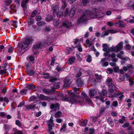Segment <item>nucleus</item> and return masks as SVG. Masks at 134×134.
I'll list each match as a JSON object with an SVG mask.
<instances>
[{
    "instance_id": "25",
    "label": "nucleus",
    "mask_w": 134,
    "mask_h": 134,
    "mask_svg": "<svg viewBox=\"0 0 134 134\" xmlns=\"http://www.w3.org/2000/svg\"><path fill=\"white\" fill-rule=\"evenodd\" d=\"M75 59V57L74 56L71 57L69 59V64H72Z\"/></svg>"
},
{
    "instance_id": "26",
    "label": "nucleus",
    "mask_w": 134,
    "mask_h": 134,
    "mask_svg": "<svg viewBox=\"0 0 134 134\" xmlns=\"http://www.w3.org/2000/svg\"><path fill=\"white\" fill-rule=\"evenodd\" d=\"M66 125L64 123L62 128L60 130V131H63V132H65L66 131Z\"/></svg>"
},
{
    "instance_id": "13",
    "label": "nucleus",
    "mask_w": 134,
    "mask_h": 134,
    "mask_svg": "<svg viewBox=\"0 0 134 134\" xmlns=\"http://www.w3.org/2000/svg\"><path fill=\"white\" fill-rule=\"evenodd\" d=\"M103 48V50L104 52L107 53H109V48L108 47V44H103L102 45Z\"/></svg>"
},
{
    "instance_id": "54",
    "label": "nucleus",
    "mask_w": 134,
    "mask_h": 134,
    "mask_svg": "<svg viewBox=\"0 0 134 134\" xmlns=\"http://www.w3.org/2000/svg\"><path fill=\"white\" fill-rule=\"evenodd\" d=\"M128 6L129 7H132L134 9V2H131L129 3L128 4Z\"/></svg>"
},
{
    "instance_id": "45",
    "label": "nucleus",
    "mask_w": 134,
    "mask_h": 134,
    "mask_svg": "<svg viewBox=\"0 0 134 134\" xmlns=\"http://www.w3.org/2000/svg\"><path fill=\"white\" fill-rule=\"evenodd\" d=\"M35 20L33 19H30L29 20V25H30L33 24L34 23Z\"/></svg>"
},
{
    "instance_id": "10",
    "label": "nucleus",
    "mask_w": 134,
    "mask_h": 134,
    "mask_svg": "<svg viewBox=\"0 0 134 134\" xmlns=\"http://www.w3.org/2000/svg\"><path fill=\"white\" fill-rule=\"evenodd\" d=\"M71 83L70 79L68 78H66L64 81V84L63 87H67Z\"/></svg>"
},
{
    "instance_id": "1",
    "label": "nucleus",
    "mask_w": 134,
    "mask_h": 134,
    "mask_svg": "<svg viewBox=\"0 0 134 134\" xmlns=\"http://www.w3.org/2000/svg\"><path fill=\"white\" fill-rule=\"evenodd\" d=\"M33 41L32 38L30 37L20 44L19 46V50L22 53L24 52L27 50V47L30 44H31Z\"/></svg>"
},
{
    "instance_id": "43",
    "label": "nucleus",
    "mask_w": 134,
    "mask_h": 134,
    "mask_svg": "<svg viewBox=\"0 0 134 134\" xmlns=\"http://www.w3.org/2000/svg\"><path fill=\"white\" fill-rule=\"evenodd\" d=\"M105 110L106 108L104 107H101L99 109L100 114H102Z\"/></svg>"
},
{
    "instance_id": "12",
    "label": "nucleus",
    "mask_w": 134,
    "mask_h": 134,
    "mask_svg": "<svg viewBox=\"0 0 134 134\" xmlns=\"http://www.w3.org/2000/svg\"><path fill=\"white\" fill-rule=\"evenodd\" d=\"M76 11V9L75 8L71 9L68 13V14L70 17H72L74 15Z\"/></svg>"
},
{
    "instance_id": "46",
    "label": "nucleus",
    "mask_w": 134,
    "mask_h": 134,
    "mask_svg": "<svg viewBox=\"0 0 134 134\" xmlns=\"http://www.w3.org/2000/svg\"><path fill=\"white\" fill-rule=\"evenodd\" d=\"M35 87V86L33 84L29 85L27 86V88L29 90H33Z\"/></svg>"
},
{
    "instance_id": "32",
    "label": "nucleus",
    "mask_w": 134,
    "mask_h": 134,
    "mask_svg": "<svg viewBox=\"0 0 134 134\" xmlns=\"http://www.w3.org/2000/svg\"><path fill=\"white\" fill-rule=\"evenodd\" d=\"M26 109L28 110H29L30 109H32L35 107V105H33L32 104L31 105L28 106H26Z\"/></svg>"
},
{
    "instance_id": "50",
    "label": "nucleus",
    "mask_w": 134,
    "mask_h": 134,
    "mask_svg": "<svg viewBox=\"0 0 134 134\" xmlns=\"http://www.w3.org/2000/svg\"><path fill=\"white\" fill-rule=\"evenodd\" d=\"M77 47L78 51L80 52H81L82 51V48L80 44H78L77 46Z\"/></svg>"
},
{
    "instance_id": "9",
    "label": "nucleus",
    "mask_w": 134,
    "mask_h": 134,
    "mask_svg": "<svg viewBox=\"0 0 134 134\" xmlns=\"http://www.w3.org/2000/svg\"><path fill=\"white\" fill-rule=\"evenodd\" d=\"M76 83L77 86L79 87H81L84 84L83 81L80 78H79L76 80Z\"/></svg>"
},
{
    "instance_id": "5",
    "label": "nucleus",
    "mask_w": 134,
    "mask_h": 134,
    "mask_svg": "<svg viewBox=\"0 0 134 134\" xmlns=\"http://www.w3.org/2000/svg\"><path fill=\"white\" fill-rule=\"evenodd\" d=\"M89 16L90 18H101L103 16V14L100 13H92L90 14Z\"/></svg>"
},
{
    "instance_id": "55",
    "label": "nucleus",
    "mask_w": 134,
    "mask_h": 134,
    "mask_svg": "<svg viewBox=\"0 0 134 134\" xmlns=\"http://www.w3.org/2000/svg\"><path fill=\"white\" fill-rule=\"evenodd\" d=\"M129 124H130L128 122H127L123 125H122V127L124 128L128 127L129 126Z\"/></svg>"
},
{
    "instance_id": "48",
    "label": "nucleus",
    "mask_w": 134,
    "mask_h": 134,
    "mask_svg": "<svg viewBox=\"0 0 134 134\" xmlns=\"http://www.w3.org/2000/svg\"><path fill=\"white\" fill-rule=\"evenodd\" d=\"M99 99L102 102H104L106 100V98L102 96H100L99 98Z\"/></svg>"
},
{
    "instance_id": "47",
    "label": "nucleus",
    "mask_w": 134,
    "mask_h": 134,
    "mask_svg": "<svg viewBox=\"0 0 134 134\" xmlns=\"http://www.w3.org/2000/svg\"><path fill=\"white\" fill-rule=\"evenodd\" d=\"M12 1V0H6L5 2V5L7 6L9 5Z\"/></svg>"
},
{
    "instance_id": "15",
    "label": "nucleus",
    "mask_w": 134,
    "mask_h": 134,
    "mask_svg": "<svg viewBox=\"0 0 134 134\" xmlns=\"http://www.w3.org/2000/svg\"><path fill=\"white\" fill-rule=\"evenodd\" d=\"M107 59V58H105L102 59L100 61V63L103 65L104 66H107L108 65V62H105Z\"/></svg>"
},
{
    "instance_id": "11",
    "label": "nucleus",
    "mask_w": 134,
    "mask_h": 134,
    "mask_svg": "<svg viewBox=\"0 0 134 134\" xmlns=\"http://www.w3.org/2000/svg\"><path fill=\"white\" fill-rule=\"evenodd\" d=\"M63 27L67 28H69L72 27L71 23L70 22L66 21L63 23Z\"/></svg>"
},
{
    "instance_id": "34",
    "label": "nucleus",
    "mask_w": 134,
    "mask_h": 134,
    "mask_svg": "<svg viewBox=\"0 0 134 134\" xmlns=\"http://www.w3.org/2000/svg\"><path fill=\"white\" fill-rule=\"evenodd\" d=\"M45 22L44 21H41L39 22H37L36 23L37 25L38 26H41L45 25Z\"/></svg>"
},
{
    "instance_id": "40",
    "label": "nucleus",
    "mask_w": 134,
    "mask_h": 134,
    "mask_svg": "<svg viewBox=\"0 0 134 134\" xmlns=\"http://www.w3.org/2000/svg\"><path fill=\"white\" fill-rule=\"evenodd\" d=\"M38 11V9H36L32 12L31 14V16L32 17H34L37 14Z\"/></svg>"
},
{
    "instance_id": "51",
    "label": "nucleus",
    "mask_w": 134,
    "mask_h": 134,
    "mask_svg": "<svg viewBox=\"0 0 134 134\" xmlns=\"http://www.w3.org/2000/svg\"><path fill=\"white\" fill-rule=\"evenodd\" d=\"M36 98L35 96H31L30 97V98L29 99V101H34L35 100Z\"/></svg>"
},
{
    "instance_id": "23",
    "label": "nucleus",
    "mask_w": 134,
    "mask_h": 134,
    "mask_svg": "<svg viewBox=\"0 0 134 134\" xmlns=\"http://www.w3.org/2000/svg\"><path fill=\"white\" fill-rule=\"evenodd\" d=\"M117 57L118 58H119L122 60H127L129 58L127 57H123L122 56V55L120 54L119 53H118L117 55Z\"/></svg>"
},
{
    "instance_id": "31",
    "label": "nucleus",
    "mask_w": 134,
    "mask_h": 134,
    "mask_svg": "<svg viewBox=\"0 0 134 134\" xmlns=\"http://www.w3.org/2000/svg\"><path fill=\"white\" fill-rule=\"evenodd\" d=\"M27 89H23L20 91V93L22 96L25 95L27 93Z\"/></svg>"
},
{
    "instance_id": "8",
    "label": "nucleus",
    "mask_w": 134,
    "mask_h": 134,
    "mask_svg": "<svg viewBox=\"0 0 134 134\" xmlns=\"http://www.w3.org/2000/svg\"><path fill=\"white\" fill-rule=\"evenodd\" d=\"M106 82L107 85L110 88L113 86H115L113 84V82L111 79L109 77H108L107 79Z\"/></svg>"
},
{
    "instance_id": "4",
    "label": "nucleus",
    "mask_w": 134,
    "mask_h": 134,
    "mask_svg": "<svg viewBox=\"0 0 134 134\" xmlns=\"http://www.w3.org/2000/svg\"><path fill=\"white\" fill-rule=\"evenodd\" d=\"M59 104L57 103H56L54 104H51L50 105V108L52 109H54V110H52L50 111V113L52 115L53 114L52 113V112H53L54 113H55V111L56 110H58L59 108Z\"/></svg>"
},
{
    "instance_id": "19",
    "label": "nucleus",
    "mask_w": 134,
    "mask_h": 134,
    "mask_svg": "<svg viewBox=\"0 0 134 134\" xmlns=\"http://www.w3.org/2000/svg\"><path fill=\"white\" fill-rule=\"evenodd\" d=\"M123 23V21L122 20H119L118 22L116 23V26H118L122 27H124L125 25Z\"/></svg>"
},
{
    "instance_id": "7",
    "label": "nucleus",
    "mask_w": 134,
    "mask_h": 134,
    "mask_svg": "<svg viewBox=\"0 0 134 134\" xmlns=\"http://www.w3.org/2000/svg\"><path fill=\"white\" fill-rule=\"evenodd\" d=\"M87 16L85 14L82 15L77 20V23H80L86 21L88 19Z\"/></svg>"
},
{
    "instance_id": "35",
    "label": "nucleus",
    "mask_w": 134,
    "mask_h": 134,
    "mask_svg": "<svg viewBox=\"0 0 134 134\" xmlns=\"http://www.w3.org/2000/svg\"><path fill=\"white\" fill-rule=\"evenodd\" d=\"M87 123V121L86 119H85L83 121L81 122V125L83 126H85Z\"/></svg>"
},
{
    "instance_id": "53",
    "label": "nucleus",
    "mask_w": 134,
    "mask_h": 134,
    "mask_svg": "<svg viewBox=\"0 0 134 134\" xmlns=\"http://www.w3.org/2000/svg\"><path fill=\"white\" fill-rule=\"evenodd\" d=\"M28 1H27L26 0H24L21 4V5L22 7H24L26 5V4Z\"/></svg>"
},
{
    "instance_id": "18",
    "label": "nucleus",
    "mask_w": 134,
    "mask_h": 134,
    "mask_svg": "<svg viewBox=\"0 0 134 134\" xmlns=\"http://www.w3.org/2000/svg\"><path fill=\"white\" fill-rule=\"evenodd\" d=\"M26 72L27 75L30 76H33L35 73L34 70L30 69L26 70Z\"/></svg>"
},
{
    "instance_id": "6",
    "label": "nucleus",
    "mask_w": 134,
    "mask_h": 134,
    "mask_svg": "<svg viewBox=\"0 0 134 134\" xmlns=\"http://www.w3.org/2000/svg\"><path fill=\"white\" fill-rule=\"evenodd\" d=\"M114 95H113L112 96L113 97H115L116 98H119V99L121 100L124 97V95L122 93L119 92H114Z\"/></svg>"
},
{
    "instance_id": "30",
    "label": "nucleus",
    "mask_w": 134,
    "mask_h": 134,
    "mask_svg": "<svg viewBox=\"0 0 134 134\" xmlns=\"http://www.w3.org/2000/svg\"><path fill=\"white\" fill-rule=\"evenodd\" d=\"M89 91V95L92 98L94 95V90H90Z\"/></svg>"
},
{
    "instance_id": "60",
    "label": "nucleus",
    "mask_w": 134,
    "mask_h": 134,
    "mask_svg": "<svg viewBox=\"0 0 134 134\" xmlns=\"http://www.w3.org/2000/svg\"><path fill=\"white\" fill-rule=\"evenodd\" d=\"M25 104V103L24 101H22L18 105V107H21L23 106H24Z\"/></svg>"
},
{
    "instance_id": "39",
    "label": "nucleus",
    "mask_w": 134,
    "mask_h": 134,
    "mask_svg": "<svg viewBox=\"0 0 134 134\" xmlns=\"http://www.w3.org/2000/svg\"><path fill=\"white\" fill-rule=\"evenodd\" d=\"M66 6V1L65 0L62 1V8L64 9Z\"/></svg>"
},
{
    "instance_id": "64",
    "label": "nucleus",
    "mask_w": 134,
    "mask_h": 134,
    "mask_svg": "<svg viewBox=\"0 0 134 134\" xmlns=\"http://www.w3.org/2000/svg\"><path fill=\"white\" fill-rule=\"evenodd\" d=\"M97 82V80L94 79H93L92 80V84L93 85H95L96 84V83Z\"/></svg>"
},
{
    "instance_id": "29",
    "label": "nucleus",
    "mask_w": 134,
    "mask_h": 134,
    "mask_svg": "<svg viewBox=\"0 0 134 134\" xmlns=\"http://www.w3.org/2000/svg\"><path fill=\"white\" fill-rule=\"evenodd\" d=\"M109 52L111 51H114L116 53L118 52L117 50L116 46L115 47L112 46L109 48Z\"/></svg>"
},
{
    "instance_id": "58",
    "label": "nucleus",
    "mask_w": 134,
    "mask_h": 134,
    "mask_svg": "<svg viewBox=\"0 0 134 134\" xmlns=\"http://www.w3.org/2000/svg\"><path fill=\"white\" fill-rule=\"evenodd\" d=\"M115 107H116L118 105V102L117 101H114L112 104Z\"/></svg>"
},
{
    "instance_id": "17",
    "label": "nucleus",
    "mask_w": 134,
    "mask_h": 134,
    "mask_svg": "<svg viewBox=\"0 0 134 134\" xmlns=\"http://www.w3.org/2000/svg\"><path fill=\"white\" fill-rule=\"evenodd\" d=\"M44 45H42L40 43H37L36 45L34 46L33 47V51L34 52H35V50L38 48H41V46H44Z\"/></svg>"
},
{
    "instance_id": "49",
    "label": "nucleus",
    "mask_w": 134,
    "mask_h": 134,
    "mask_svg": "<svg viewBox=\"0 0 134 134\" xmlns=\"http://www.w3.org/2000/svg\"><path fill=\"white\" fill-rule=\"evenodd\" d=\"M35 19L36 21H39L42 19V17L40 15H38L36 17Z\"/></svg>"
},
{
    "instance_id": "59",
    "label": "nucleus",
    "mask_w": 134,
    "mask_h": 134,
    "mask_svg": "<svg viewBox=\"0 0 134 134\" xmlns=\"http://www.w3.org/2000/svg\"><path fill=\"white\" fill-rule=\"evenodd\" d=\"M97 79H100L102 78V75H99L98 74H96L94 75Z\"/></svg>"
},
{
    "instance_id": "33",
    "label": "nucleus",
    "mask_w": 134,
    "mask_h": 134,
    "mask_svg": "<svg viewBox=\"0 0 134 134\" xmlns=\"http://www.w3.org/2000/svg\"><path fill=\"white\" fill-rule=\"evenodd\" d=\"M107 94V91L106 90H103L101 92L99 93L100 96H105Z\"/></svg>"
},
{
    "instance_id": "28",
    "label": "nucleus",
    "mask_w": 134,
    "mask_h": 134,
    "mask_svg": "<svg viewBox=\"0 0 134 134\" xmlns=\"http://www.w3.org/2000/svg\"><path fill=\"white\" fill-rule=\"evenodd\" d=\"M53 17L51 15H49L47 16L46 18V20L48 22H50L53 19Z\"/></svg>"
},
{
    "instance_id": "16",
    "label": "nucleus",
    "mask_w": 134,
    "mask_h": 134,
    "mask_svg": "<svg viewBox=\"0 0 134 134\" xmlns=\"http://www.w3.org/2000/svg\"><path fill=\"white\" fill-rule=\"evenodd\" d=\"M81 95L83 96H84V99H85V100L86 102H88L89 103H91V100L88 98V96H87L85 93L82 92H81Z\"/></svg>"
},
{
    "instance_id": "21",
    "label": "nucleus",
    "mask_w": 134,
    "mask_h": 134,
    "mask_svg": "<svg viewBox=\"0 0 134 134\" xmlns=\"http://www.w3.org/2000/svg\"><path fill=\"white\" fill-rule=\"evenodd\" d=\"M3 100L5 102L7 103L9 102L8 99L6 97H5L4 98L0 97V102H2Z\"/></svg>"
},
{
    "instance_id": "2",
    "label": "nucleus",
    "mask_w": 134,
    "mask_h": 134,
    "mask_svg": "<svg viewBox=\"0 0 134 134\" xmlns=\"http://www.w3.org/2000/svg\"><path fill=\"white\" fill-rule=\"evenodd\" d=\"M84 97H82L81 96L78 97L77 96L74 95L70 96L69 97H66L65 99L70 102L73 103H77V102H82L83 101Z\"/></svg>"
},
{
    "instance_id": "57",
    "label": "nucleus",
    "mask_w": 134,
    "mask_h": 134,
    "mask_svg": "<svg viewBox=\"0 0 134 134\" xmlns=\"http://www.w3.org/2000/svg\"><path fill=\"white\" fill-rule=\"evenodd\" d=\"M129 68V66H124L123 67V69L124 71H126Z\"/></svg>"
},
{
    "instance_id": "14",
    "label": "nucleus",
    "mask_w": 134,
    "mask_h": 134,
    "mask_svg": "<svg viewBox=\"0 0 134 134\" xmlns=\"http://www.w3.org/2000/svg\"><path fill=\"white\" fill-rule=\"evenodd\" d=\"M123 43L121 42L116 46L118 52L123 48Z\"/></svg>"
},
{
    "instance_id": "42",
    "label": "nucleus",
    "mask_w": 134,
    "mask_h": 134,
    "mask_svg": "<svg viewBox=\"0 0 134 134\" xmlns=\"http://www.w3.org/2000/svg\"><path fill=\"white\" fill-rule=\"evenodd\" d=\"M44 75V77L45 79H48L51 78L50 76H49V74L48 73H44L43 74Z\"/></svg>"
},
{
    "instance_id": "3",
    "label": "nucleus",
    "mask_w": 134,
    "mask_h": 134,
    "mask_svg": "<svg viewBox=\"0 0 134 134\" xmlns=\"http://www.w3.org/2000/svg\"><path fill=\"white\" fill-rule=\"evenodd\" d=\"M53 117L52 116L51 117L50 119L47 121V124L48 126V131H51L53 129V127L54 126V123L53 120Z\"/></svg>"
},
{
    "instance_id": "44",
    "label": "nucleus",
    "mask_w": 134,
    "mask_h": 134,
    "mask_svg": "<svg viewBox=\"0 0 134 134\" xmlns=\"http://www.w3.org/2000/svg\"><path fill=\"white\" fill-rule=\"evenodd\" d=\"M63 14V12L62 11H59L57 13V17H60L62 16Z\"/></svg>"
},
{
    "instance_id": "38",
    "label": "nucleus",
    "mask_w": 134,
    "mask_h": 134,
    "mask_svg": "<svg viewBox=\"0 0 134 134\" xmlns=\"http://www.w3.org/2000/svg\"><path fill=\"white\" fill-rule=\"evenodd\" d=\"M57 80V78L55 77H51L50 78V79L49 80V81L52 82L53 83H54V82Z\"/></svg>"
},
{
    "instance_id": "61",
    "label": "nucleus",
    "mask_w": 134,
    "mask_h": 134,
    "mask_svg": "<svg viewBox=\"0 0 134 134\" xmlns=\"http://www.w3.org/2000/svg\"><path fill=\"white\" fill-rule=\"evenodd\" d=\"M107 122L109 124H111L113 122V121L110 118H109L107 119Z\"/></svg>"
},
{
    "instance_id": "22",
    "label": "nucleus",
    "mask_w": 134,
    "mask_h": 134,
    "mask_svg": "<svg viewBox=\"0 0 134 134\" xmlns=\"http://www.w3.org/2000/svg\"><path fill=\"white\" fill-rule=\"evenodd\" d=\"M80 2V5L82 6H85L88 2V0H81Z\"/></svg>"
},
{
    "instance_id": "20",
    "label": "nucleus",
    "mask_w": 134,
    "mask_h": 134,
    "mask_svg": "<svg viewBox=\"0 0 134 134\" xmlns=\"http://www.w3.org/2000/svg\"><path fill=\"white\" fill-rule=\"evenodd\" d=\"M110 89L108 90V92L109 94H111L113 93L114 91L116 90V87L115 86H113L110 88Z\"/></svg>"
},
{
    "instance_id": "37",
    "label": "nucleus",
    "mask_w": 134,
    "mask_h": 134,
    "mask_svg": "<svg viewBox=\"0 0 134 134\" xmlns=\"http://www.w3.org/2000/svg\"><path fill=\"white\" fill-rule=\"evenodd\" d=\"M60 85L59 83H55L53 85V89H56L59 88L60 87Z\"/></svg>"
},
{
    "instance_id": "27",
    "label": "nucleus",
    "mask_w": 134,
    "mask_h": 134,
    "mask_svg": "<svg viewBox=\"0 0 134 134\" xmlns=\"http://www.w3.org/2000/svg\"><path fill=\"white\" fill-rule=\"evenodd\" d=\"M43 91L44 93L47 94H51L52 92L51 90L49 89H44Z\"/></svg>"
},
{
    "instance_id": "63",
    "label": "nucleus",
    "mask_w": 134,
    "mask_h": 134,
    "mask_svg": "<svg viewBox=\"0 0 134 134\" xmlns=\"http://www.w3.org/2000/svg\"><path fill=\"white\" fill-rule=\"evenodd\" d=\"M14 48L12 47H11L8 49V52L9 53H11L13 52Z\"/></svg>"
},
{
    "instance_id": "62",
    "label": "nucleus",
    "mask_w": 134,
    "mask_h": 134,
    "mask_svg": "<svg viewBox=\"0 0 134 134\" xmlns=\"http://www.w3.org/2000/svg\"><path fill=\"white\" fill-rule=\"evenodd\" d=\"M131 48V46L129 44H127L126 46V49L127 50H129Z\"/></svg>"
},
{
    "instance_id": "52",
    "label": "nucleus",
    "mask_w": 134,
    "mask_h": 134,
    "mask_svg": "<svg viewBox=\"0 0 134 134\" xmlns=\"http://www.w3.org/2000/svg\"><path fill=\"white\" fill-rule=\"evenodd\" d=\"M109 30L105 31L104 34V35L102 36L101 37H104L105 36L108 35H109Z\"/></svg>"
},
{
    "instance_id": "36",
    "label": "nucleus",
    "mask_w": 134,
    "mask_h": 134,
    "mask_svg": "<svg viewBox=\"0 0 134 134\" xmlns=\"http://www.w3.org/2000/svg\"><path fill=\"white\" fill-rule=\"evenodd\" d=\"M62 116V113L60 111H57L55 115V117L57 118L59 117H61Z\"/></svg>"
},
{
    "instance_id": "41",
    "label": "nucleus",
    "mask_w": 134,
    "mask_h": 134,
    "mask_svg": "<svg viewBox=\"0 0 134 134\" xmlns=\"http://www.w3.org/2000/svg\"><path fill=\"white\" fill-rule=\"evenodd\" d=\"M15 124L20 127H21L22 126L21 123L18 120H16Z\"/></svg>"
},
{
    "instance_id": "24",
    "label": "nucleus",
    "mask_w": 134,
    "mask_h": 134,
    "mask_svg": "<svg viewBox=\"0 0 134 134\" xmlns=\"http://www.w3.org/2000/svg\"><path fill=\"white\" fill-rule=\"evenodd\" d=\"M60 21L59 19H55L53 21V24L56 26H58L60 23Z\"/></svg>"
},
{
    "instance_id": "56",
    "label": "nucleus",
    "mask_w": 134,
    "mask_h": 134,
    "mask_svg": "<svg viewBox=\"0 0 134 134\" xmlns=\"http://www.w3.org/2000/svg\"><path fill=\"white\" fill-rule=\"evenodd\" d=\"M109 33L112 34H115L118 32L116 30L113 29L109 30Z\"/></svg>"
}]
</instances>
